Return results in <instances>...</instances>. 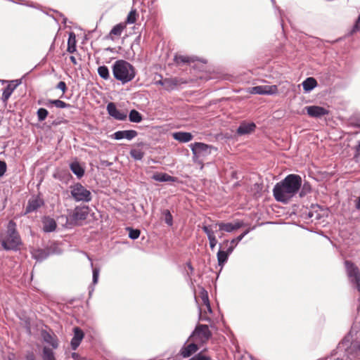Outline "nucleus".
Here are the masks:
<instances>
[{"label":"nucleus","instance_id":"nucleus-16","mask_svg":"<svg viewBox=\"0 0 360 360\" xmlns=\"http://www.w3.org/2000/svg\"><path fill=\"white\" fill-rule=\"evenodd\" d=\"M74 335L71 340V347L73 350H75L81 343V341L84 338V334L83 331L78 327H75L73 329Z\"/></svg>","mask_w":360,"mask_h":360},{"label":"nucleus","instance_id":"nucleus-58","mask_svg":"<svg viewBox=\"0 0 360 360\" xmlns=\"http://www.w3.org/2000/svg\"><path fill=\"white\" fill-rule=\"evenodd\" d=\"M229 243V240H225L224 241V243Z\"/></svg>","mask_w":360,"mask_h":360},{"label":"nucleus","instance_id":"nucleus-15","mask_svg":"<svg viewBox=\"0 0 360 360\" xmlns=\"http://www.w3.org/2000/svg\"><path fill=\"white\" fill-rule=\"evenodd\" d=\"M138 135L136 131L131 129V130H124V131H117L112 134V137L116 140H120L122 139H126L127 140H131L135 138Z\"/></svg>","mask_w":360,"mask_h":360},{"label":"nucleus","instance_id":"nucleus-2","mask_svg":"<svg viewBox=\"0 0 360 360\" xmlns=\"http://www.w3.org/2000/svg\"><path fill=\"white\" fill-rule=\"evenodd\" d=\"M0 245L5 250L17 251L20 249L22 240L14 221L10 220L6 229L0 231Z\"/></svg>","mask_w":360,"mask_h":360},{"label":"nucleus","instance_id":"nucleus-37","mask_svg":"<svg viewBox=\"0 0 360 360\" xmlns=\"http://www.w3.org/2000/svg\"><path fill=\"white\" fill-rule=\"evenodd\" d=\"M37 114L38 120L42 122L47 117L49 112L46 109L41 108L38 109Z\"/></svg>","mask_w":360,"mask_h":360},{"label":"nucleus","instance_id":"nucleus-30","mask_svg":"<svg viewBox=\"0 0 360 360\" xmlns=\"http://www.w3.org/2000/svg\"><path fill=\"white\" fill-rule=\"evenodd\" d=\"M67 51L69 53H74L76 51V40L75 35L73 33H70L68 41V49Z\"/></svg>","mask_w":360,"mask_h":360},{"label":"nucleus","instance_id":"nucleus-57","mask_svg":"<svg viewBox=\"0 0 360 360\" xmlns=\"http://www.w3.org/2000/svg\"><path fill=\"white\" fill-rule=\"evenodd\" d=\"M157 84H160L163 86V79L159 80L156 82Z\"/></svg>","mask_w":360,"mask_h":360},{"label":"nucleus","instance_id":"nucleus-47","mask_svg":"<svg viewBox=\"0 0 360 360\" xmlns=\"http://www.w3.org/2000/svg\"><path fill=\"white\" fill-rule=\"evenodd\" d=\"M7 166L4 161H0V177L3 176L6 172Z\"/></svg>","mask_w":360,"mask_h":360},{"label":"nucleus","instance_id":"nucleus-56","mask_svg":"<svg viewBox=\"0 0 360 360\" xmlns=\"http://www.w3.org/2000/svg\"><path fill=\"white\" fill-rule=\"evenodd\" d=\"M205 306H206V307H207V311H208L210 313H211V312H212V309H211V307H210V304L209 303V304H206Z\"/></svg>","mask_w":360,"mask_h":360},{"label":"nucleus","instance_id":"nucleus-14","mask_svg":"<svg viewBox=\"0 0 360 360\" xmlns=\"http://www.w3.org/2000/svg\"><path fill=\"white\" fill-rule=\"evenodd\" d=\"M20 84L18 80L11 81L3 90L1 100L4 103H6L14 90Z\"/></svg>","mask_w":360,"mask_h":360},{"label":"nucleus","instance_id":"nucleus-54","mask_svg":"<svg viewBox=\"0 0 360 360\" xmlns=\"http://www.w3.org/2000/svg\"><path fill=\"white\" fill-rule=\"evenodd\" d=\"M356 208L357 210H360V197L358 198V200H356Z\"/></svg>","mask_w":360,"mask_h":360},{"label":"nucleus","instance_id":"nucleus-40","mask_svg":"<svg viewBox=\"0 0 360 360\" xmlns=\"http://www.w3.org/2000/svg\"><path fill=\"white\" fill-rule=\"evenodd\" d=\"M163 214L165 216V223L168 226H172V224H173V217H172V215L170 213L169 210H165L163 212Z\"/></svg>","mask_w":360,"mask_h":360},{"label":"nucleus","instance_id":"nucleus-11","mask_svg":"<svg viewBox=\"0 0 360 360\" xmlns=\"http://www.w3.org/2000/svg\"><path fill=\"white\" fill-rule=\"evenodd\" d=\"M106 109L109 115L115 120H125L127 117V112L118 110L114 103H109Z\"/></svg>","mask_w":360,"mask_h":360},{"label":"nucleus","instance_id":"nucleus-52","mask_svg":"<svg viewBox=\"0 0 360 360\" xmlns=\"http://www.w3.org/2000/svg\"><path fill=\"white\" fill-rule=\"evenodd\" d=\"M186 265H187V266H188V269L190 270L191 274H192V273L193 272L194 269H193V267L192 266V265H191V262H188V263L186 264Z\"/></svg>","mask_w":360,"mask_h":360},{"label":"nucleus","instance_id":"nucleus-24","mask_svg":"<svg viewBox=\"0 0 360 360\" xmlns=\"http://www.w3.org/2000/svg\"><path fill=\"white\" fill-rule=\"evenodd\" d=\"M302 85L304 91L309 92L317 86V82L314 77H308L302 82Z\"/></svg>","mask_w":360,"mask_h":360},{"label":"nucleus","instance_id":"nucleus-44","mask_svg":"<svg viewBox=\"0 0 360 360\" xmlns=\"http://www.w3.org/2000/svg\"><path fill=\"white\" fill-rule=\"evenodd\" d=\"M99 276V269L97 268H94L93 269V283L95 285L98 283Z\"/></svg>","mask_w":360,"mask_h":360},{"label":"nucleus","instance_id":"nucleus-41","mask_svg":"<svg viewBox=\"0 0 360 360\" xmlns=\"http://www.w3.org/2000/svg\"><path fill=\"white\" fill-rule=\"evenodd\" d=\"M311 191V186L309 184L305 183L303 184L301 191L300 192V196L304 197L305 195L309 193Z\"/></svg>","mask_w":360,"mask_h":360},{"label":"nucleus","instance_id":"nucleus-9","mask_svg":"<svg viewBox=\"0 0 360 360\" xmlns=\"http://www.w3.org/2000/svg\"><path fill=\"white\" fill-rule=\"evenodd\" d=\"M277 91L278 88L276 85L256 86L252 87L250 90V93L259 95H272L277 93Z\"/></svg>","mask_w":360,"mask_h":360},{"label":"nucleus","instance_id":"nucleus-45","mask_svg":"<svg viewBox=\"0 0 360 360\" xmlns=\"http://www.w3.org/2000/svg\"><path fill=\"white\" fill-rule=\"evenodd\" d=\"M359 30H360V15H359V18H357V20H356L354 25L353 26V28L351 31V34H352L353 33H354Z\"/></svg>","mask_w":360,"mask_h":360},{"label":"nucleus","instance_id":"nucleus-32","mask_svg":"<svg viewBox=\"0 0 360 360\" xmlns=\"http://www.w3.org/2000/svg\"><path fill=\"white\" fill-rule=\"evenodd\" d=\"M98 74L102 79H103L105 80H108L110 77L109 70H108V67L105 65H102V66L98 67Z\"/></svg>","mask_w":360,"mask_h":360},{"label":"nucleus","instance_id":"nucleus-29","mask_svg":"<svg viewBox=\"0 0 360 360\" xmlns=\"http://www.w3.org/2000/svg\"><path fill=\"white\" fill-rule=\"evenodd\" d=\"M129 121L134 123H140L143 120L141 114L136 110H131L129 114Z\"/></svg>","mask_w":360,"mask_h":360},{"label":"nucleus","instance_id":"nucleus-51","mask_svg":"<svg viewBox=\"0 0 360 360\" xmlns=\"http://www.w3.org/2000/svg\"><path fill=\"white\" fill-rule=\"evenodd\" d=\"M200 319L202 320V321H210V319L207 317L206 316H202L201 314V312L200 313Z\"/></svg>","mask_w":360,"mask_h":360},{"label":"nucleus","instance_id":"nucleus-10","mask_svg":"<svg viewBox=\"0 0 360 360\" xmlns=\"http://www.w3.org/2000/svg\"><path fill=\"white\" fill-rule=\"evenodd\" d=\"M44 204V201L39 195L32 196L27 202L25 214H26L37 211L43 206Z\"/></svg>","mask_w":360,"mask_h":360},{"label":"nucleus","instance_id":"nucleus-22","mask_svg":"<svg viewBox=\"0 0 360 360\" xmlns=\"http://www.w3.org/2000/svg\"><path fill=\"white\" fill-rule=\"evenodd\" d=\"M125 28L126 25L124 23H119L115 25L110 30L109 34L107 36V38L111 40H114V36L120 37Z\"/></svg>","mask_w":360,"mask_h":360},{"label":"nucleus","instance_id":"nucleus-53","mask_svg":"<svg viewBox=\"0 0 360 360\" xmlns=\"http://www.w3.org/2000/svg\"><path fill=\"white\" fill-rule=\"evenodd\" d=\"M70 59L71 62H72L74 65H76V64L77 63V60H76V58H75V56H71L70 57Z\"/></svg>","mask_w":360,"mask_h":360},{"label":"nucleus","instance_id":"nucleus-17","mask_svg":"<svg viewBox=\"0 0 360 360\" xmlns=\"http://www.w3.org/2000/svg\"><path fill=\"white\" fill-rule=\"evenodd\" d=\"M256 125L254 122H242L237 129V134L240 136L249 134L255 131Z\"/></svg>","mask_w":360,"mask_h":360},{"label":"nucleus","instance_id":"nucleus-12","mask_svg":"<svg viewBox=\"0 0 360 360\" xmlns=\"http://www.w3.org/2000/svg\"><path fill=\"white\" fill-rule=\"evenodd\" d=\"M216 226L219 227V229L221 231L231 233L243 227L244 226V223L238 220L234 223L219 222L216 224Z\"/></svg>","mask_w":360,"mask_h":360},{"label":"nucleus","instance_id":"nucleus-18","mask_svg":"<svg viewBox=\"0 0 360 360\" xmlns=\"http://www.w3.org/2000/svg\"><path fill=\"white\" fill-rule=\"evenodd\" d=\"M43 231L46 233L53 232L56 229L57 224L54 219L44 217L42 219Z\"/></svg>","mask_w":360,"mask_h":360},{"label":"nucleus","instance_id":"nucleus-5","mask_svg":"<svg viewBox=\"0 0 360 360\" xmlns=\"http://www.w3.org/2000/svg\"><path fill=\"white\" fill-rule=\"evenodd\" d=\"M191 149L193 153V160L195 162L201 165V169L203 168L202 162L199 160L201 157L208 155L210 154V149L212 148L211 146L205 144L201 142H195L194 143H191L190 145Z\"/></svg>","mask_w":360,"mask_h":360},{"label":"nucleus","instance_id":"nucleus-35","mask_svg":"<svg viewBox=\"0 0 360 360\" xmlns=\"http://www.w3.org/2000/svg\"><path fill=\"white\" fill-rule=\"evenodd\" d=\"M130 155L136 160H141L144 156V153L140 149L134 148L130 150Z\"/></svg>","mask_w":360,"mask_h":360},{"label":"nucleus","instance_id":"nucleus-20","mask_svg":"<svg viewBox=\"0 0 360 360\" xmlns=\"http://www.w3.org/2000/svg\"><path fill=\"white\" fill-rule=\"evenodd\" d=\"M234 246H229L226 251L219 250L217 252V261L219 266H224L227 262L229 255L233 251Z\"/></svg>","mask_w":360,"mask_h":360},{"label":"nucleus","instance_id":"nucleus-4","mask_svg":"<svg viewBox=\"0 0 360 360\" xmlns=\"http://www.w3.org/2000/svg\"><path fill=\"white\" fill-rule=\"evenodd\" d=\"M212 337V333L209 330L207 325L200 324L198 325L192 334L189 337V340L192 342H195L197 344L206 343L209 339Z\"/></svg>","mask_w":360,"mask_h":360},{"label":"nucleus","instance_id":"nucleus-27","mask_svg":"<svg viewBox=\"0 0 360 360\" xmlns=\"http://www.w3.org/2000/svg\"><path fill=\"white\" fill-rule=\"evenodd\" d=\"M152 178L160 182L174 181V177L166 173H155L153 175Z\"/></svg>","mask_w":360,"mask_h":360},{"label":"nucleus","instance_id":"nucleus-43","mask_svg":"<svg viewBox=\"0 0 360 360\" xmlns=\"http://www.w3.org/2000/svg\"><path fill=\"white\" fill-rule=\"evenodd\" d=\"M200 297L205 305L210 303L207 292L204 289H202V290L200 292Z\"/></svg>","mask_w":360,"mask_h":360},{"label":"nucleus","instance_id":"nucleus-46","mask_svg":"<svg viewBox=\"0 0 360 360\" xmlns=\"http://www.w3.org/2000/svg\"><path fill=\"white\" fill-rule=\"evenodd\" d=\"M56 88L61 90L63 91V94H64L67 91L66 84L63 81H60L58 83Z\"/></svg>","mask_w":360,"mask_h":360},{"label":"nucleus","instance_id":"nucleus-49","mask_svg":"<svg viewBox=\"0 0 360 360\" xmlns=\"http://www.w3.org/2000/svg\"><path fill=\"white\" fill-rule=\"evenodd\" d=\"M190 360H211L210 357L207 356H204L201 354H198L193 357H192Z\"/></svg>","mask_w":360,"mask_h":360},{"label":"nucleus","instance_id":"nucleus-28","mask_svg":"<svg viewBox=\"0 0 360 360\" xmlns=\"http://www.w3.org/2000/svg\"><path fill=\"white\" fill-rule=\"evenodd\" d=\"M46 106H50V105H54L58 108H70L71 105L69 103H66L65 102L60 101V100H51L49 99L47 101V102L45 103Z\"/></svg>","mask_w":360,"mask_h":360},{"label":"nucleus","instance_id":"nucleus-55","mask_svg":"<svg viewBox=\"0 0 360 360\" xmlns=\"http://www.w3.org/2000/svg\"><path fill=\"white\" fill-rule=\"evenodd\" d=\"M72 358H73V359H75V360H78V358H79V355H78V354H77V353H72Z\"/></svg>","mask_w":360,"mask_h":360},{"label":"nucleus","instance_id":"nucleus-59","mask_svg":"<svg viewBox=\"0 0 360 360\" xmlns=\"http://www.w3.org/2000/svg\"><path fill=\"white\" fill-rule=\"evenodd\" d=\"M359 148H360V141H359Z\"/></svg>","mask_w":360,"mask_h":360},{"label":"nucleus","instance_id":"nucleus-38","mask_svg":"<svg viewBox=\"0 0 360 360\" xmlns=\"http://www.w3.org/2000/svg\"><path fill=\"white\" fill-rule=\"evenodd\" d=\"M248 232H249V230H246L243 233H241L240 236H238V237L232 239L230 241V243H231L230 246H234V248H235L236 247V245H238V243L245 237V236H246L248 233Z\"/></svg>","mask_w":360,"mask_h":360},{"label":"nucleus","instance_id":"nucleus-25","mask_svg":"<svg viewBox=\"0 0 360 360\" xmlns=\"http://www.w3.org/2000/svg\"><path fill=\"white\" fill-rule=\"evenodd\" d=\"M32 257L37 261H43L44 259H46L49 255V252L44 249H36L34 250L32 252Z\"/></svg>","mask_w":360,"mask_h":360},{"label":"nucleus","instance_id":"nucleus-48","mask_svg":"<svg viewBox=\"0 0 360 360\" xmlns=\"http://www.w3.org/2000/svg\"><path fill=\"white\" fill-rule=\"evenodd\" d=\"M209 240V243H210V247L212 250H214V248H215L216 245L217 244V240L216 238V236H213V237H211V238H208Z\"/></svg>","mask_w":360,"mask_h":360},{"label":"nucleus","instance_id":"nucleus-7","mask_svg":"<svg viewBox=\"0 0 360 360\" xmlns=\"http://www.w3.org/2000/svg\"><path fill=\"white\" fill-rule=\"evenodd\" d=\"M345 265L349 280L356 285V288L360 292V271L359 268L353 262L348 260L345 262Z\"/></svg>","mask_w":360,"mask_h":360},{"label":"nucleus","instance_id":"nucleus-13","mask_svg":"<svg viewBox=\"0 0 360 360\" xmlns=\"http://www.w3.org/2000/svg\"><path fill=\"white\" fill-rule=\"evenodd\" d=\"M309 116L311 117L319 118L322 116L326 115L329 113V111L323 107L318 105H310L305 107Z\"/></svg>","mask_w":360,"mask_h":360},{"label":"nucleus","instance_id":"nucleus-33","mask_svg":"<svg viewBox=\"0 0 360 360\" xmlns=\"http://www.w3.org/2000/svg\"><path fill=\"white\" fill-rule=\"evenodd\" d=\"M195 60L193 57L184 56H176L174 57V61L177 64L190 63Z\"/></svg>","mask_w":360,"mask_h":360},{"label":"nucleus","instance_id":"nucleus-31","mask_svg":"<svg viewBox=\"0 0 360 360\" xmlns=\"http://www.w3.org/2000/svg\"><path fill=\"white\" fill-rule=\"evenodd\" d=\"M43 338L45 342L51 345L53 348L58 347V341L55 337L49 334V333H44Z\"/></svg>","mask_w":360,"mask_h":360},{"label":"nucleus","instance_id":"nucleus-6","mask_svg":"<svg viewBox=\"0 0 360 360\" xmlns=\"http://www.w3.org/2000/svg\"><path fill=\"white\" fill-rule=\"evenodd\" d=\"M72 197L75 201L89 202L91 200V193L81 184L77 183L70 186Z\"/></svg>","mask_w":360,"mask_h":360},{"label":"nucleus","instance_id":"nucleus-34","mask_svg":"<svg viewBox=\"0 0 360 360\" xmlns=\"http://www.w3.org/2000/svg\"><path fill=\"white\" fill-rule=\"evenodd\" d=\"M42 358L43 360H56L52 349L46 347L43 349Z\"/></svg>","mask_w":360,"mask_h":360},{"label":"nucleus","instance_id":"nucleus-21","mask_svg":"<svg viewBox=\"0 0 360 360\" xmlns=\"http://www.w3.org/2000/svg\"><path fill=\"white\" fill-rule=\"evenodd\" d=\"M198 349L197 346V343L195 342L188 344V345H184L181 351L180 354L184 358H186L190 356L191 354L195 353Z\"/></svg>","mask_w":360,"mask_h":360},{"label":"nucleus","instance_id":"nucleus-3","mask_svg":"<svg viewBox=\"0 0 360 360\" xmlns=\"http://www.w3.org/2000/svg\"><path fill=\"white\" fill-rule=\"evenodd\" d=\"M112 71L114 78L122 84L131 82L136 76L134 67L124 60H116L112 65Z\"/></svg>","mask_w":360,"mask_h":360},{"label":"nucleus","instance_id":"nucleus-23","mask_svg":"<svg viewBox=\"0 0 360 360\" xmlns=\"http://www.w3.org/2000/svg\"><path fill=\"white\" fill-rule=\"evenodd\" d=\"M180 84V80L178 78H165L163 79V87L167 90H173Z\"/></svg>","mask_w":360,"mask_h":360},{"label":"nucleus","instance_id":"nucleus-39","mask_svg":"<svg viewBox=\"0 0 360 360\" xmlns=\"http://www.w3.org/2000/svg\"><path fill=\"white\" fill-rule=\"evenodd\" d=\"M127 230L129 231V237L131 239H137L140 236V231L139 229H134L130 227H127Z\"/></svg>","mask_w":360,"mask_h":360},{"label":"nucleus","instance_id":"nucleus-36","mask_svg":"<svg viewBox=\"0 0 360 360\" xmlns=\"http://www.w3.org/2000/svg\"><path fill=\"white\" fill-rule=\"evenodd\" d=\"M136 15L137 14L136 10H131L127 17L126 24L134 23L136 20Z\"/></svg>","mask_w":360,"mask_h":360},{"label":"nucleus","instance_id":"nucleus-42","mask_svg":"<svg viewBox=\"0 0 360 360\" xmlns=\"http://www.w3.org/2000/svg\"><path fill=\"white\" fill-rule=\"evenodd\" d=\"M202 231L207 234V238L214 236V233L212 230L211 226H202Z\"/></svg>","mask_w":360,"mask_h":360},{"label":"nucleus","instance_id":"nucleus-8","mask_svg":"<svg viewBox=\"0 0 360 360\" xmlns=\"http://www.w3.org/2000/svg\"><path fill=\"white\" fill-rule=\"evenodd\" d=\"M88 207H76L70 217L72 221L75 224H78L79 221L85 220L88 217Z\"/></svg>","mask_w":360,"mask_h":360},{"label":"nucleus","instance_id":"nucleus-26","mask_svg":"<svg viewBox=\"0 0 360 360\" xmlns=\"http://www.w3.org/2000/svg\"><path fill=\"white\" fill-rule=\"evenodd\" d=\"M71 171L78 177L81 178L84 174V169L78 162H73L70 165Z\"/></svg>","mask_w":360,"mask_h":360},{"label":"nucleus","instance_id":"nucleus-50","mask_svg":"<svg viewBox=\"0 0 360 360\" xmlns=\"http://www.w3.org/2000/svg\"><path fill=\"white\" fill-rule=\"evenodd\" d=\"M25 360H36V359L32 353H29L26 355Z\"/></svg>","mask_w":360,"mask_h":360},{"label":"nucleus","instance_id":"nucleus-1","mask_svg":"<svg viewBox=\"0 0 360 360\" xmlns=\"http://www.w3.org/2000/svg\"><path fill=\"white\" fill-rule=\"evenodd\" d=\"M302 178L297 174H288L273 188V195L278 202H288L300 191Z\"/></svg>","mask_w":360,"mask_h":360},{"label":"nucleus","instance_id":"nucleus-19","mask_svg":"<svg viewBox=\"0 0 360 360\" xmlns=\"http://www.w3.org/2000/svg\"><path fill=\"white\" fill-rule=\"evenodd\" d=\"M172 137L180 143H188L193 139V136L191 133L186 131L174 132Z\"/></svg>","mask_w":360,"mask_h":360}]
</instances>
